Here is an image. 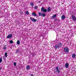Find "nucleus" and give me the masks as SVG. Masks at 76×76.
<instances>
[{"label": "nucleus", "instance_id": "16", "mask_svg": "<svg viewBox=\"0 0 76 76\" xmlns=\"http://www.w3.org/2000/svg\"><path fill=\"white\" fill-rule=\"evenodd\" d=\"M32 15L35 17L37 16V14H36V13L34 12L32 13Z\"/></svg>", "mask_w": 76, "mask_h": 76}, {"label": "nucleus", "instance_id": "13", "mask_svg": "<svg viewBox=\"0 0 76 76\" xmlns=\"http://www.w3.org/2000/svg\"><path fill=\"white\" fill-rule=\"evenodd\" d=\"M65 18H66V17L65 15H63L61 16V19L62 20H64V19H65Z\"/></svg>", "mask_w": 76, "mask_h": 76}, {"label": "nucleus", "instance_id": "9", "mask_svg": "<svg viewBox=\"0 0 76 76\" xmlns=\"http://www.w3.org/2000/svg\"><path fill=\"white\" fill-rule=\"evenodd\" d=\"M59 47H60L58 45H55V47H54V48H55V50H56V49H58V48H59Z\"/></svg>", "mask_w": 76, "mask_h": 76}, {"label": "nucleus", "instance_id": "17", "mask_svg": "<svg viewBox=\"0 0 76 76\" xmlns=\"http://www.w3.org/2000/svg\"><path fill=\"white\" fill-rule=\"evenodd\" d=\"M76 57V54H73L72 56V58H75Z\"/></svg>", "mask_w": 76, "mask_h": 76}, {"label": "nucleus", "instance_id": "10", "mask_svg": "<svg viewBox=\"0 0 76 76\" xmlns=\"http://www.w3.org/2000/svg\"><path fill=\"white\" fill-rule=\"evenodd\" d=\"M65 66L66 68H68L69 66V64L68 63H66L65 64Z\"/></svg>", "mask_w": 76, "mask_h": 76}, {"label": "nucleus", "instance_id": "22", "mask_svg": "<svg viewBox=\"0 0 76 76\" xmlns=\"http://www.w3.org/2000/svg\"><path fill=\"white\" fill-rule=\"evenodd\" d=\"M25 13L26 14V15H29V12H28V11H26Z\"/></svg>", "mask_w": 76, "mask_h": 76}, {"label": "nucleus", "instance_id": "33", "mask_svg": "<svg viewBox=\"0 0 76 76\" xmlns=\"http://www.w3.org/2000/svg\"><path fill=\"white\" fill-rule=\"evenodd\" d=\"M21 14V15H23V12H21V13H20Z\"/></svg>", "mask_w": 76, "mask_h": 76}, {"label": "nucleus", "instance_id": "24", "mask_svg": "<svg viewBox=\"0 0 76 76\" xmlns=\"http://www.w3.org/2000/svg\"><path fill=\"white\" fill-rule=\"evenodd\" d=\"M7 52H6L5 53V57H7Z\"/></svg>", "mask_w": 76, "mask_h": 76}, {"label": "nucleus", "instance_id": "7", "mask_svg": "<svg viewBox=\"0 0 76 76\" xmlns=\"http://www.w3.org/2000/svg\"><path fill=\"white\" fill-rule=\"evenodd\" d=\"M26 68L27 70H29L31 69V66L29 65H28L26 66Z\"/></svg>", "mask_w": 76, "mask_h": 76}, {"label": "nucleus", "instance_id": "32", "mask_svg": "<svg viewBox=\"0 0 76 76\" xmlns=\"http://www.w3.org/2000/svg\"><path fill=\"white\" fill-rule=\"evenodd\" d=\"M55 21H57V19L56 18L55 19Z\"/></svg>", "mask_w": 76, "mask_h": 76}, {"label": "nucleus", "instance_id": "8", "mask_svg": "<svg viewBox=\"0 0 76 76\" xmlns=\"http://www.w3.org/2000/svg\"><path fill=\"white\" fill-rule=\"evenodd\" d=\"M20 53V49L18 48L16 50L15 53L16 54H17L18 53Z\"/></svg>", "mask_w": 76, "mask_h": 76}, {"label": "nucleus", "instance_id": "25", "mask_svg": "<svg viewBox=\"0 0 76 76\" xmlns=\"http://www.w3.org/2000/svg\"><path fill=\"white\" fill-rule=\"evenodd\" d=\"M35 53H31V55L32 56V57H33V56H34H34H35Z\"/></svg>", "mask_w": 76, "mask_h": 76}, {"label": "nucleus", "instance_id": "28", "mask_svg": "<svg viewBox=\"0 0 76 76\" xmlns=\"http://www.w3.org/2000/svg\"><path fill=\"white\" fill-rule=\"evenodd\" d=\"M17 23H18V25H19V24H20V21H17Z\"/></svg>", "mask_w": 76, "mask_h": 76}, {"label": "nucleus", "instance_id": "29", "mask_svg": "<svg viewBox=\"0 0 76 76\" xmlns=\"http://www.w3.org/2000/svg\"><path fill=\"white\" fill-rule=\"evenodd\" d=\"M37 8H38V6H35L34 7L35 9H37Z\"/></svg>", "mask_w": 76, "mask_h": 76}, {"label": "nucleus", "instance_id": "5", "mask_svg": "<svg viewBox=\"0 0 76 76\" xmlns=\"http://www.w3.org/2000/svg\"><path fill=\"white\" fill-rule=\"evenodd\" d=\"M72 19L75 23H76V17L75 16H74L73 15H72Z\"/></svg>", "mask_w": 76, "mask_h": 76}, {"label": "nucleus", "instance_id": "3", "mask_svg": "<svg viewBox=\"0 0 76 76\" xmlns=\"http://www.w3.org/2000/svg\"><path fill=\"white\" fill-rule=\"evenodd\" d=\"M41 12H44V13H46L47 12V9L45 8L44 7H42L41 8Z\"/></svg>", "mask_w": 76, "mask_h": 76}, {"label": "nucleus", "instance_id": "4", "mask_svg": "<svg viewBox=\"0 0 76 76\" xmlns=\"http://www.w3.org/2000/svg\"><path fill=\"white\" fill-rule=\"evenodd\" d=\"M30 19L33 22H35L38 21L37 19H35L34 18H32V17H30Z\"/></svg>", "mask_w": 76, "mask_h": 76}, {"label": "nucleus", "instance_id": "35", "mask_svg": "<svg viewBox=\"0 0 76 76\" xmlns=\"http://www.w3.org/2000/svg\"><path fill=\"white\" fill-rule=\"evenodd\" d=\"M2 57H3V58H4V56H3Z\"/></svg>", "mask_w": 76, "mask_h": 76}, {"label": "nucleus", "instance_id": "30", "mask_svg": "<svg viewBox=\"0 0 76 76\" xmlns=\"http://www.w3.org/2000/svg\"><path fill=\"white\" fill-rule=\"evenodd\" d=\"M3 59L4 60H6V59L4 58H3Z\"/></svg>", "mask_w": 76, "mask_h": 76}, {"label": "nucleus", "instance_id": "6", "mask_svg": "<svg viewBox=\"0 0 76 76\" xmlns=\"http://www.w3.org/2000/svg\"><path fill=\"white\" fill-rule=\"evenodd\" d=\"M13 37V35L12 34H8V35L6 37V38H11Z\"/></svg>", "mask_w": 76, "mask_h": 76}, {"label": "nucleus", "instance_id": "18", "mask_svg": "<svg viewBox=\"0 0 76 76\" xmlns=\"http://www.w3.org/2000/svg\"><path fill=\"white\" fill-rule=\"evenodd\" d=\"M58 45L59 46V47H61L62 46V43L61 42H60Z\"/></svg>", "mask_w": 76, "mask_h": 76}, {"label": "nucleus", "instance_id": "27", "mask_svg": "<svg viewBox=\"0 0 76 76\" xmlns=\"http://www.w3.org/2000/svg\"><path fill=\"white\" fill-rule=\"evenodd\" d=\"M13 64L14 66H16V63L14 62L13 63Z\"/></svg>", "mask_w": 76, "mask_h": 76}, {"label": "nucleus", "instance_id": "21", "mask_svg": "<svg viewBox=\"0 0 76 76\" xmlns=\"http://www.w3.org/2000/svg\"><path fill=\"white\" fill-rule=\"evenodd\" d=\"M45 16H46V14H45V13H42V16H43V17H45Z\"/></svg>", "mask_w": 76, "mask_h": 76}, {"label": "nucleus", "instance_id": "1", "mask_svg": "<svg viewBox=\"0 0 76 76\" xmlns=\"http://www.w3.org/2000/svg\"><path fill=\"white\" fill-rule=\"evenodd\" d=\"M69 52V48L67 47H65L64 48V50L62 51L63 53H68Z\"/></svg>", "mask_w": 76, "mask_h": 76}, {"label": "nucleus", "instance_id": "11", "mask_svg": "<svg viewBox=\"0 0 76 76\" xmlns=\"http://www.w3.org/2000/svg\"><path fill=\"white\" fill-rule=\"evenodd\" d=\"M57 17V14H55V15H53L51 17V19H54Z\"/></svg>", "mask_w": 76, "mask_h": 76}, {"label": "nucleus", "instance_id": "38", "mask_svg": "<svg viewBox=\"0 0 76 76\" xmlns=\"http://www.w3.org/2000/svg\"><path fill=\"white\" fill-rule=\"evenodd\" d=\"M40 2H40V1L39 2V3H40Z\"/></svg>", "mask_w": 76, "mask_h": 76}, {"label": "nucleus", "instance_id": "2", "mask_svg": "<svg viewBox=\"0 0 76 76\" xmlns=\"http://www.w3.org/2000/svg\"><path fill=\"white\" fill-rule=\"evenodd\" d=\"M58 66H56L55 67V69L56 71L55 70V69H54L53 70V72L54 73H56L57 72H58V73H60L61 72H60V69H58Z\"/></svg>", "mask_w": 76, "mask_h": 76}, {"label": "nucleus", "instance_id": "23", "mask_svg": "<svg viewBox=\"0 0 76 76\" xmlns=\"http://www.w3.org/2000/svg\"><path fill=\"white\" fill-rule=\"evenodd\" d=\"M2 57L0 58V63H1V62H2Z\"/></svg>", "mask_w": 76, "mask_h": 76}, {"label": "nucleus", "instance_id": "19", "mask_svg": "<svg viewBox=\"0 0 76 76\" xmlns=\"http://www.w3.org/2000/svg\"><path fill=\"white\" fill-rule=\"evenodd\" d=\"M38 15L39 16H42V13L39 12L38 13Z\"/></svg>", "mask_w": 76, "mask_h": 76}, {"label": "nucleus", "instance_id": "15", "mask_svg": "<svg viewBox=\"0 0 76 76\" xmlns=\"http://www.w3.org/2000/svg\"><path fill=\"white\" fill-rule=\"evenodd\" d=\"M30 6H31L32 8H33L34 7V4L33 2H31L30 3Z\"/></svg>", "mask_w": 76, "mask_h": 76}, {"label": "nucleus", "instance_id": "26", "mask_svg": "<svg viewBox=\"0 0 76 76\" xmlns=\"http://www.w3.org/2000/svg\"><path fill=\"white\" fill-rule=\"evenodd\" d=\"M10 44H13V41L12 40H10Z\"/></svg>", "mask_w": 76, "mask_h": 76}, {"label": "nucleus", "instance_id": "31", "mask_svg": "<svg viewBox=\"0 0 76 76\" xmlns=\"http://www.w3.org/2000/svg\"><path fill=\"white\" fill-rule=\"evenodd\" d=\"M31 76H34L33 74H31Z\"/></svg>", "mask_w": 76, "mask_h": 76}, {"label": "nucleus", "instance_id": "14", "mask_svg": "<svg viewBox=\"0 0 76 76\" xmlns=\"http://www.w3.org/2000/svg\"><path fill=\"white\" fill-rule=\"evenodd\" d=\"M7 46L6 45H4L3 48V50H6V49H7Z\"/></svg>", "mask_w": 76, "mask_h": 76}, {"label": "nucleus", "instance_id": "37", "mask_svg": "<svg viewBox=\"0 0 76 76\" xmlns=\"http://www.w3.org/2000/svg\"><path fill=\"white\" fill-rule=\"evenodd\" d=\"M1 70V68H0V70Z\"/></svg>", "mask_w": 76, "mask_h": 76}, {"label": "nucleus", "instance_id": "12", "mask_svg": "<svg viewBox=\"0 0 76 76\" xmlns=\"http://www.w3.org/2000/svg\"><path fill=\"white\" fill-rule=\"evenodd\" d=\"M51 10V7H49L47 8V11L48 12H50Z\"/></svg>", "mask_w": 76, "mask_h": 76}, {"label": "nucleus", "instance_id": "34", "mask_svg": "<svg viewBox=\"0 0 76 76\" xmlns=\"http://www.w3.org/2000/svg\"><path fill=\"white\" fill-rule=\"evenodd\" d=\"M42 37H43V38H44V37H45V36H42Z\"/></svg>", "mask_w": 76, "mask_h": 76}, {"label": "nucleus", "instance_id": "36", "mask_svg": "<svg viewBox=\"0 0 76 76\" xmlns=\"http://www.w3.org/2000/svg\"><path fill=\"white\" fill-rule=\"evenodd\" d=\"M61 73H63V72H61Z\"/></svg>", "mask_w": 76, "mask_h": 76}, {"label": "nucleus", "instance_id": "20", "mask_svg": "<svg viewBox=\"0 0 76 76\" xmlns=\"http://www.w3.org/2000/svg\"><path fill=\"white\" fill-rule=\"evenodd\" d=\"M17 44L18 45H20V41L18 40L17 41Z\"/></svg>", "mask_w": 76, "mask_h": 76}]
</instances>
